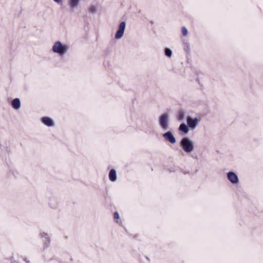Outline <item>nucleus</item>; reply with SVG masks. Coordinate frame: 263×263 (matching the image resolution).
<instances>
[{
  "label": "nucleus",
  "instance_id": "nucleus-11",
  "mask_svg": "<svg viewBox=\"0 0 263 263\" xmlns=\"http://www.w3.org/2000/svg\"><path fill=\"white\" fill-rule=\"evenodd\" d=\"M109 178L111 181L114 182L117 180L116 171L114 169H111L109 172Z\"/></svg>",
  "mask_w": 263,
  "mask_h": 263
},
{
  "label": "nucleus",
  "instance_id": "nucleus-1",
  "mask_svg": "<svg viewBox=\"0 0 263 263\" xmlns=\"http://www.w3.org/2000/svg\"><path fill=\"white\" fill-rule=\"evenodd\" d=\"M69 49V46L68 45L63 44L60 41L55 42L52 47V51L60 55H63L66 54Z\"/></svg>",
  "mask_w": 263,
  "mask_h": 263
},
{
  "label": "nucleus",
  "instance_id": "nucleus-3",
  "mask_svg": "<svg viewBox=\"0 0 263 263\" xmlns=\"http://www.w3.org/2000/svg\"><path fill=\"white\" fill-rule=\"evenodd\" d=\"M159 124L163 130H167L170 128L169 116L167 114H163L159 117Z\"/></svg>",
  "mask_w": 263,
  "mask_h": 263
},
{
  "label": "nucleus",
  "instance_id": "nucleus-10",
  "mask_svg": "<svg viewBox=\"0 0 263 263\" xmlns=\"http://www.w3.org/2000/svg\"><path fill=\"white\" fill-rule=\"evenodd\" d=\"M81 0H68V5L71 9H73L79 6Z\"/></svg>",
  "mask_w": 263,
  "mask_h": 263
},
{
  "label": "nucleus",
  "instance_id": "nucleus-16",
  "mask_svg": "<svg viewBox=\"0 0 263 263\" xmlns=\"http://www.w3.org/2000/svg\"><path fill=\"white\" fill-rule=\"evenodd\" d=\"M97 10V8L96 6L91 5V6H90V7L89 8V11L90 12H91L92 13H94L96 12Z\"/></svg>",
  "mask_w": 263,
  "mask_h": 263
},
{
  "label": "nucleus",
  "instance_id": "nucleus-19",
  "mask_svg": "<svg viewBox=\"0 0 263 263\" xmlns=\"http://www.w3.org/2000/svg\"><path fill=\"white\" fill-rule=\"evenodd\" d=\"M49 204H50V206L52 208H55L57 207V203H55V204H54L52 205V204H51V202H50V203H49Z\"/></svg>",
  "mask_w": 263,
  "mask_h": 263
},
{
  "label": "nucleus",
  "instance_id": "nucleus-20",
  "mask_svg": "<svg viewBox=\"0 0 263 263\" xmlns=\"http://www.w3.org/2000/svg\"><path fill=\"white\" fill-rule=\"evenodd\" d=\"M54 2L57 3V4H60L61 3L62 0H53Z\"/></svg>",
  "mask_w": 263,
  "mask_h": 263
},
{
  "label": "nucleus",
  "instance_id": "nucleus-22",
  "mask_svg": "<svg viewBox=\"0 0 263 263\" xmlns=\"http://www.w3.org/2000/svg\"><path fill=\"white\" fill-rule=\"evenodd\" d=\"M24 260H25L26 262H27V263H29V260H27V259H26V258H25V259H24Z\"/></svg>",
  "mask_w": 263,
  "mask_h": 263
},
{
  "label": "nucleus",
  "instance_id": "nucleus-17",
  "mask_svg": "<svg viewBox=\"0 0 263 263\" xmlns=\"http://www.w3.org/2000/svg\"><path fill=\"white\" fill-rule=\"evenodd\" d=\"M181 32L183 36H185L187 34V30L185 27H182L181 28Z\"/></svg>",
  "mask_w": 263,
  "mask_h": 263
},
{
  "label": "nucleus",
  "instance_id": "nucleus-18",
  "mask_svg": "<svg viewBox=\"0 0 263 263\" xmlns=\"http://www.w3.org/2000/svg\"><path fill=\"white\" fill-rule=\"evenodd\" d=\"M114 218L116 219H118L119 217V214L117 212H115L114 213Z\"/></svg>",
  "mask_w": 263,
  "mask_h": 263
},
{
  "label": "nucleus",
  "instance_id": "nucleus-12",
  "mask_svg": "<svg viewBox=\"0 0 263 263\" xmlns=\"http://www.w3.org/2000/svg\"><path fill=\"white\" fill-rule=\"evenodd\" d=\"M185 112L183 110H179L176 115V118L179 121H182L185 119Z\"/></svg>",
  "mask_w": 263,
  "mask_h": 263
},
{
  "label": "nucleus",
  "instance_id": "nucleus-6",
  "mask_svg": "<svg viewBox=\"0 0 263 263\" xmlns=\"http://www.w3.org/2000/svg\"><path fill=\"white\" fill-rule=\"evenodd\" d=\"M227 178L232 184H237L239 182L237 175L233 172H229L227 173Z\"/></svg>",
  "mask_w": 263,
  "mask_h": 263
},
{
  "label": "nucleus",
  "instance_id": "nucleus-4",
  "mask_svg": "<svg viewBox=\"0 0 263 263\" xmlns=\"http://www.w3.org/2000/svg\"><path fill=\"white\" fill-rule=\"evenodd\" d=\"M126 27V23L124 21L121 22L118 27V29L115 34V37L116 39H121L123 34Z\"/></svg>",
  "mask_w": 263,
  "mask_h": 263
},
{
  "label": "nucleus",
  "instance_id": "nucleus-2",
  "mask_svg": "<svg viewBox=\"0 0 263 263\" xmlns=\"http://www.w3.org/2000/svg\"><path fill=\"white\" fill-rule=\"evenodd\" d=\"M180 146L186 153H191L194 150V144L190 138L185 137L180 141Z\"/></svg>",
  "mask_w": 263,
  "mask_h": 263
},
{
  "label": "nucleus",
  "instance_id": "nucleus-21",
  "mask_svg": "<svg viewBox=\"0 0 263 263\" xmlns=\"http://www.w3.org/2000/svg\"><path fill=\"white\" fill-rule=\"evenodd\" d=\"M185 46L187 48H189V44L187 43L185 44Z\"/></svg>",
  "mask_w": 263,
  "mask_h": 263
},
{
  "label": "nucleus",
  "instance_id": "nucleus-5",
  "mask_svg": "<svg viewBox=\"0 0 263 263\" xmlns=\"http://www.w3.org/2000/svg\"><path fill=\"white\" fill-rule=\"evenodd\" d=\"M186 122L189 128L193 130L197 126L199 122V120L196 117L192 118L191 116H188L186 118Z\"/></svg>",
  "mask_w": 263,
  "mask_h": 263
},
{
  "label": "nucleus",
  "instance_id": "nucleus-9",
  "mask_svg": "<svg viewBox=\"0 0 263 263\" xmlns=\"http://www.w3.org/2000/svg\"><path fill=\"white\" fill-rule=\"evenodd\" d=\"M42 122L46 126H52L54 125V121L53 120L48 117H44L42 118Z\"/></svg>",
  "mask_w": 263,
  "mask_h": 263
},
{
  "label": "nucleus",
  "instance_id": "nucleus-14",
  "mask_svg": "<svg viewBox=\"0 0 263 263\" xmlns=\"http://www.w3.org/2000/svg\"><path fill=\"white\" fill-rule=\"evenodd\" d=\"M178 129L184 134H187L189 131V127L187 124L182 123L179 125Z\"/></svg>",
  "mask_w": 263,
  "mask_h": 263
},
{
  "label": "nucleus",
  "instance_id": "nucleus-13",
  "mask_svg": "<svg viewBox=\"0 0 263 263\" xmlns=\"http://www.w3.org/2000/svg\"><path fill=\"white\" fill-rule=\"evenodd\" d=\"M40 236L42 237H45L44 241V249L47 248L50 243V238L47 236V234L46 233H41Z\"/></svg>",
  "mask_w": 263,
  "mask_h": 263
},
{
  "label": "nucleus",
  "instance_id": "nucleus-8",
  "mask_svg": "<svg viewBox=\"0 0 263 263\" xmlns=\"http://www.w3.org/2000/svg\"><path fill=\"white\" fill-rule=\"evenodd\" d=\"M21 101L20 99L15 98L11 102V105L15 110H18L21 108Z\"/></svg>",
  "mask_w": 263,
  "mask_h": 263
},
{
  "label": "nucleus",
  "instance_id": "nucleus-7",
  "mask_svg": "<svg viewBox=\"0 0 263 263\" xmlns=\"http://www.w3.org/2000/svg\"><path fill=\"white\" fill-rule=\"evenodd\" d=\"M162 136L167 141H168L172 144H174L176 142L175 137L173 133L170 131H168L164 133L162 135Z\"/></svg>",
  "mask_w": 263,
  "mask_h": 263
},
{
  "label": "nucleus",
  "instance_id": "nucleus-15",
  "mask_svg": "<svg viewBox=\"0 0 263 263\" xmlns=\"http://www.w3.org/2000/svg\"><path fill=\"white\" fill-rule=\"evenodd\" d=\"M164 53L166 56L170 58L172 55V51L170 48H166L164 50Z\"/></svg>",
  "mask_w": 263,
  "mask_h": 263
}]
</instances>
